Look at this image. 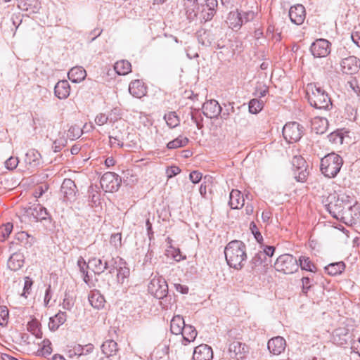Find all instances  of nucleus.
<instances>
[{"label":"nucleus","instance_id":"f257e3e1","mask_svg":"<svg viewBox=\"0 0 360 360\" xmlns=\"http://www.w3.org/2000/svg\"><path fill=\"white\" fill-rule=\"evenodd\" d=\"M327 204L326 208L333 217L339 219L351 218L354 220L360 218V213H356L354 215L352 212L356 210V205H352L348 200H344V198H340L335 194L330 195L327 198Z\"/></svg>","mask_w":360,"mask_h":360},{"label":"nucleus","instance_id":"f03ea898","mask_svg":"<svg viewBox=\"0 0 360 360\" xmlns=\"http://www.w3.org/2000/svg\"><path fill=\"white\" fill-rule=\"evenodd\" d=\"M227 264L235 269H241L247 259L246 245L241 241L233 240L229 242L224 249Z\"/></svg>","mask_w":360,"mask_h":360},{"label":"nucleus","instance_id":"7ed1b4c3","mask_svg":"<svg viewBox=\"0 0 360 360\" xmlns=\"http://www.w3.org/2000/svg\"><path fill=\"white\" fill-rule=\"evenodd\" d=\"M15 345H12L13 349L18 351H32L35 352V347L37 346V349L36 350V353L39 356H46L49 355L52 352V348L51 347V342L49 339H43L41 342H35L33 341L32 347H29L28 345L30 344V342H27V339H9Z\"/></svg>","mask_w":360,"mask_h":360},{"label":"nucleus","instance_id":"20e7f679","mask_svg":"<svg viewBox=\"0 0 360 360\" xmlns=\"http://www.w3.org/2000/svg\"><path fill=\"white\" fill-rule=\"evenodd\" d=\"M307 94L310 105L317 109L326 110L332 105L328 94L320 86L312 84L308 86Z\"/></svg>","mask_w":360,"mask_h":360},{"label":"nucleus","instance_id":"39448f33","mask_svg":"<svg viewBox=\"0 0 360 360\" xmlns=\"http://www.w3.org/2000/svg\"><path fill=\"white\" fill-rule=\"evenodd\" d=\"M342 164V158L339 155L332 153L321 158L320 169L325 176L333 178L340 172Z\"/></svg>","mask_w":360,"mask_h":360},{"label":"nucleus","instance_id":"423d86ee","mask_svg":"<svg viewBox=\"0 0 360 360\" xmlns=\"http://www.w3.org/2000/svg\"><path fill=\"white\" fill-rule=\"evenodd\" d=\"M275 269L285 274H292L298 270V262L290 254L280 255L274 265Z\"/></svg>","mask_w":360,"mask_h":360},{"label":"nucleus","instance_id":"0eeeda50","mask_svg":"<svg viewBox=\"0 0 360 360\" xmlns=\"http://www.w3.org/2000/svg\"><path fill=\"white\" fill-rule=\"evenodd\" d=\"M148 292L157 299L165 297L168 293V285L162 276H154L148 284Z\"/></svg>","mask_w":360,"mask_h":360},{"label":"nucleus","instance_id":"6e6552de","mask_svg":"<svg viewBox=\"0 0 360 360\" xmlns=\"http://www.w3.org/2000/svg\"><path fill=\"white\" fill-rule=\"evenodd\" d=\"M303 134V127L296 122H288L283 128V135L288 143L300 140Z\"/></svg>","mask_w":360,"mask_h":360},{"label":"nucleus","instance_id":"1a4fd4ad","mask_svg":"<svg viewBox=\"0 0 360 360\" xmlns=\"http://www.w3.org/2000/svg\"><path fill=\"white\" fill-rule=\"evenodd\" d=\"M100 183L103 191L113 193L119 189L122 179L117 174L108 172L102 176Z\"/></svg>","mask_w":360,"mask_h":360},{"label":"nucleus","instance_id":"9d476101","mask_svg":"<svg viewBox=\"0 0 360 360\" xmlns=\"http://www.w3.org/2000/svg\"><path fill=\"white\" fill-rule=\"evenodd\" d=\"M292 164L294 167V175L296 180L300 182H304L309 175L305 160L301 156H294Z\"/></svg>","mask_w":360,"mask_h":360},{"label":"nucleus","instance_id":"9b49d317","mask_svg":"<svg viewBox=\"0 0 360 360\" xmlns=\"http://www.w3.org/2000/svg\"><path fill=\"white\" fill-rule=\"evenodd\" d=\"M331 44L325 39H316L312 43L310 51L316 58H323L330 53Z\"/></svg>","mask_w":360,"mask_h":360},{"label":"nucleus","instance_id":"f8f14e48","mask_svg":"<svg viewBox=\"0 0 360 360\" xmlns=\"http://www.w3.org/2000/svg\"><path fill=\"white\" fill-rule=\"evenodd\" d=\"M217 7V0H205V4L201 5L200 18L205 22L211 20L216 14Z\"/></svg>","mask_w":360,"mask_h":360},{"label":"nucleus","instance_id":"ddd939ff","mask_svg":"<svg viewBox=\"0 0 360 360\" xmlns=\"http://www.w3.org/2000/svg\"><path fill=\"white\" fill-rule=\"evenodd\" d=\"M341 70L347 75L356 73L360 68V60L354 56L343 58L340 63Z\"/></svg>","mask_w":360,"mask_h":360},{"label":"nucleus","instance_id":"4468645a","mask_svg":"<svg viewBox=\"0 0 360 360\" xmlns=\"http://www.w3.org/2000/svg\"><path fill=\"white\" fill-rule=\"evenodd\" d=\"M249 352V347L234 339L229 345V352L232 359L240 360L244 357V354Z\"/></svg>","mask_w":360,"mask_h":360},{"label":"nucleus","instance_id":"2eb2a0df","mask_svg":"<svg viewBox=\"0 0 360 360\" xmlns=\"http://www.w3.org/2000/svg\"><path fill=\"white\" fill-rule=\"evenodd\" d=\"M288 15L292 22L297 25H302L306 17L305 8L302 4L292 6Z\"/></svg>","mask_w":360,"mask_h":360},{"label":"nucleus","instance_id":"dca6fc26","mask_svg":"<svg viewBox=\"0 0 360 360\" xmlns=\"http://www.w3.org/2000/svg\"><path fill=\"white\" fill-rule=\"evenodd\" d=\"M60 192L65 200H73L77 193V186L70 179H65L60 187Z\"/></svg>","mask_w":360,"mask_h":360},{"label":"nucleus","instance_id":"f3484780","mask_svg":"<svg viewBox=\"0 0 360 360\" xmlns=\"http://www.w3.org/2000/svg\"><path fill=\"white\" fill-rule=\"evenodd\" d=\"M212 358L213 352L211 347L201 344L195 347L193 354V360H212Z\"/></svg>","mask_w":360,"mask_h":360},{"label":"nucleus","instance_id":"a211bd4d","mask_svg":"<svg viewBox=\"0 0 360 360\" xmlns=\"http://www.w3.org/2000/svg\"><path fill=\"white\" fill-rule=\"evenodd\" d=\"M221 112V107L215 100H210L204 103L202 105V112L208 118H215Z\"/></svg>","mask_w":360,"mask_h":360},{"label":"nucleus","instance_id":"6ab92c4d","mask_svg":"<svg viewBox=\"0 0 360 360\" xmlns=\"http://www.w3.org/2000/svg\"><path fill=\"white\" fill-rule=\"evenodd\" d=\"M267 347L270 353L278 355L285 349V339H269Z\"/></svg>","mask_w":360,"mask_h":360},{"label":"nucleus","instance_id":"aec40b11","mask_svg":"<svg viewBox=\"0 0 360 360\" xmlns=\"http://www.w3.org/2000/svg\"><path fill=\"white\" fill-rule=\"evenodd\" d=\"M226 22L231 30L235 31L240 30L243 24L242 14L238 11L230 12Z\"/></svg>","mask_w":360,"mask_h":360},{"label":"nucleus","instance_id":"412c9836","mask_svg":"<svg viewBox=\"0 0 360 360\" xmlns=\"http://www.w3.org/2000/svg\"><path fill=\"white\" fill-rule=\"evenodd\" d=\"M129 91L135 98H140L146 94V88L142 81L136 79L130 82Z\"/></svg>","mask_w":360,"mask_h":360},{"label":"nucleus","instance_id":"4be33fe9","mask_svg":"<svg viewBox=\"0 0 360 360\" xmlns=\"http://www.w3.org/2000/svg\"><path fill=\"white\" fill-rule=\"evenodd\" d=\"M70 86L67 80L59 81L55 86L54 93L59 99H65L70 95Z\"/></svg>","mask_w":360,"mask_h":360},{"label":"nucleus","instance_id":"5701e85b","mask_svg":"<svg viewBox=\"0 0 360 360\" xmlns=\"http://www.w3.org/2000/svg\"><path fill=\"white\" fill-rule=\"evenodd\" d=\"M117 281L120 283H123L125 278L129 277L130 271L129 269L127 266L126 262L122 259L120 258L119 261L117 263Z\"/></svg>","mask_w":360,"mask_h":360},{"label":"nucleus","instance_id":"b1692460","mask_svg":"<svg viewBox=\"0 0 360 360\" xmlns=\"http://www.w3.org/2000/svg\"><path fill=\"white\" fill-rule=\"evenodd\" d=\"M244 198L238 190H233L229 196V204L232 209H240L244 205Z\"/></svg>","mask_w":360,"mask_h":360},{"label":"nucleus","instance_id":"393cba45","mask_svg":"<svg viewBox=\"0 0 360 360\" xmlns=\"http://www.w3.org/2000/svg\"><path fill=\"white\" fill-rule=\"evenodd\" d=\"M90 304L95 309H101L104 307L105 299L98 290L91 291L88 296Z\"/></svg>","mask_w":360,"mask_h":360},{"label":"nucleus","instance_id":"a878e982","mask_svg":"<svg viewBox=\"0 0 360 360\" xmlns=\"http://www.w3.org/2000/svg\"><path fill=\"white\" fill-rule=\"evenodd\" d=\"M68 75L71 82L78 83L85 79L86 72L82 67H74L70 70Z\"/></svg>","mask_w":360,"mask_h":360},{"label":"nucleus","instance_id":"bb28decb","mask_svg":"<svg viewBox=\"0 0 360 360\" xmlns=\"http://www.w3.org/2000/svg\"><path fill=\"white\" fill-rule=\"evenodd\" d=\"M328 125V122L326 118L316 117L311 121V128L316 134H323Z\"/></svg>","mask_w":360,"mask_h":360},{"label":"nucleus","instance_id":"cd10ccee","mask_svg":"<svg viewBox=\"0 0 360 360\" xmlns=\"http://www.w3.org/2000/svg\"><path fill=\"white\" fill-rule=\"evenodd\" d=\"M24 264L23 255L20 253H13L8 260V267L12 271L20 269Z\"/></svg>","mask_w":360,"mask_h":360},{"label":"nucleus","instance_id":"c85d7f7f","mask_svg":"<svg viewBox=\"0 0 360 360\" xmlns=\"http://www.w3.org/2000/svg\"><path fill=\"white\" fill-rule=\"evenodd\" d=\"M24 160L25 162L30 167H36L40 165L41 155L37 150L31 149L26 153Z\"/></svg>","mask_w":360,"mask_h":360},{"label":"nucleus","instance_id":"c756f323","mask_svg":"<svg viewBox=\"0 0 360 360\" xmlns=\"http://www.w3.org/2000/svg\"><path fill=\"white\" fill-rule=\"evenodd\" d=\"M184 320L181 316H175L171 321L170 330L175 335H181L184 332Z\"/></svg>","mask_w":360,"mask_h":360},{"label":"nucleus","instance_id":"7c9ffc66","mask_svg":"<svg viewBox=\"0 0 360 360\" xmlns=\"http://www.w3.org/2000/svg\"><path fill=\"white\" fill-rule=\"evenodd\" d=\"M67 319V314L65 312L60 311L56 314L53 317L50 318L49 323V328L51 330H57L59 326L63 324Z\"/></svg>","mask_w":360,"mask_h":360},{"label":"nucleus","instance_id":"2f4dec72","mask_svg":"<svg viewBox=\"0 0 360 360\" xmlns=\"http://www.w3.org/2000/svg\"><path fill=\"white\" fill-rule=\"evenodd\" d=\"M102 352L106 356H113L118 351L117 343L114 339H107L101 346Z\"/></svg>","mask_w":360,"mask_h":360},{"label":"nucleus","instance_id":"473e14b6","mask_svg":"<svg viewBox=\"0 0 360 360\" xmlns=\"http://www.w3.org/2000/svg\"><path fill=\"white\" fill-rule=\"evenodd\" d=\"M345 269V264L343 262H335L325 266V271L330 276H337L340 274Z\"/></svg>","mask_w":360,"mask_h":360},{"label":"nucleus","instance_id":"72a5a7b5","mask_svg":"<svg viewBox=\"0 0 360 360\" xmlns=\"http://www.w3.org/2000/svg\"><path fill=\"white\" fill-rule=\"evenodd\" d=\"M115 72L120 75H126L131 71V63L127 60H121L114 65Z\"/></svg>","mask_w":360,"mask_h":360},{"label":"nucleus","instance_id":"f704fd0d","mask_svg":"<svg viewBox=\"0 0 360 360\" xmlns=\"http://www.w3.org/2000/svg\"><path fill=\"white\" fill-rule=\"evenodd\" d=\"M298 266H300L302 270H305L310 272H316L317 268L315 264L311 261L309 257L306 256H301L297 261Z\"/></svg>","mask_w":360,"mask_h":360},{"label":"nucleus","instance_id":"c9c22d12","mask_svg":"<svg viewBox=\"0 0 360 360\" xmlns=\"http://www.w3.org/2000/svg\"><path fill=\"white\" fill-rule=\"evenodd\" d=\"M30 210L31 211V214L33 215L37 221L46 219L49 216L46 209L40 205H37Z\"/></svg>","mask_w":360,"mask_h":360},{"label":"nucleus","instance_id":"e433bc0d","mask_svg":"<svg viewBox=\"0 0 360 360\" xmlns=\"http://www.w3.org/2000/svg\"><path fill=\"white\" fill-rule=\"evenodd\" d=\"M266 259L264 258V254L260 253L259 252L256 253L250 262V266L252 271L256 268L264 265L266 266Z\"/></svg>","mask_w":360,"mask_h":360},{"label":"nucleus","instance_id":"4c0bfd02","mask_svg":"<svg viewBox=\"0 0 360 360\" xmlns=\"http://www.w3.org/2000/svg\"><path fill=\"white\" fill-rule=\"evenodd\" d=\"M27 330L35 338H41V324L37 319H33L27 323Z\"/></svg>","mask_w":360,"mask_h":360},{"label":"nucleus","instance_id":"58836bf2","mask_svg":"<svg viewBox=\"0 0 360 360\" xmlns=\"http://www.w3.org/2000/svg\"><path fill=\"white\" fill-rule=\"evenodd\" d=\"M189 140L187 137L183 136H179L175 139L169 141L167 144V147L168 149H176L181 147L186 146Z\"/></svg>","mask_w":360,"mask_h":360},{"label":"nucleus","instance_id":"ea45409f","mask_svg":"<svg viewBox=\"0 0 360 360\" xmlns=\"http://www.w3.org/2000/svg\"><path fill=\"white\" fill-rule=\"evenodd\" d=\"M16 238L20 240L26 248H30L34 244V238L30 236L25 231H21L17 233Z\"/></svg>","mask_w":360,"mask_h":360},{"label":"nucleus","instance_id":"a19ab883","mask_svg":"<svg viewBox=\"0 0 360 360\" xmlns=\"http://www.w3.org/2000/svg\"><path fill=\"white\" fill-rule=\"evenodd\" d=\"M103 262V258L101 259L97 257H93L89 260V264L96 274L100 275L103 273V268H102Z\"/></svg>","mask_w":360,"mask_h":360},{"label":"nucleus","instance_id":"79ce46f5","mask_svg":"<svg viewBox=\"0 0 360 360\" xmlns=\"http://www.w3.org/2000/svg\"><path fill=\"white\" fill-rule=\"evenodd\" d=\"M103 262L102 268H103V272L105 270H108L109 271L107 274V275L112 274L113 271L115 269V268H117V259L112 257L110 258H105V257H103Z\"/></svg>","mask_w":360,"mask_h":360},{"label":"nucleus","instance_id":"37998d69","mask_svg":"<svg viewBox=\"0 0 360 360\" xmlns=\"http://www.w3.org/2000/svg\"><path fill=\"white\" fill-rule=\"evenodd\" d=\"M165 120L167 122V124L170 128H174L179 124V119L176 115L175 112H169L166 114L164 117Z\"/></svg>","mask_w":360,"mask_h":360},{"label":"nucleus","instance_id":"c03bdc74","mask_svg":"<svg viewBox=\"0 0 360 360\" xmlns=\"http://www.w3.org/2000/svg\"><path fill=\"white\" fill-rule=\"evenodd\" d=\"M13 224L8 222L0 226V241L3 242L8 238L13 230Z\"/></svg>","mask_w":360,"mask_h":360},{"label":"nucleus","instance_id":"a18cd8bd","mask_svg":"<svg viewBox=\"0 0 360 360\" xmlns=\"http://www.w3.org/2000/svg\"><path fill=\"white\" fill-rule=\"evenodd\" d=\"M178 43L176 37L170 36V40H164L162 41V51L165 53H172L173 51V45Z\"/></svg>","mask_w":360,"mask_h":360},{"label":"nucleus","instance_id":"49530a36","mask_svg":"<svg viewBox=\"0 0 360 360\" xmlns=\"http://www.w3.org/2000/svg\"><path fill=\"white\" fill-rule=\"evenodd\" d=\"M89 201L92 206H97L100 204L101 194L93 187L91 186L88 191Z\"/></svg>","mask_w":360,"mask_h":360},{"label":"nucleus","instance_id":"de8ad7c7","mask_svg":"<svg viewBox=\"0 0 360 360\" xmlns=\"http://www.w3.org/2000/svg\"><path fill=\"white\" fill-rule=\"evenodd\" d=\"M263 108V102L257 98L250 100L249 102V111L250 113L257 114Z\"/></svg>","mask_w":360,"mask_h":360},{"label":"nucleus","instance_id":"09e8293b","mask_svg":"<svg viewBox=\"0 0 360 360\" xmlns=\"http://www.w3.org/2000/svg\"><path fill=\"white\" fill-rule=\"evenodd\" d=\"M198 41L202 45L205 46H210L212 45V39L211 38V33L207 31H204L202 34L198 36Z\"/></svg>","mask_w":360,"mask_h":360},{"label":"nucleus","instance_id":"8fccbe9b","mask_svg":"<svg viewBox=\"0 0 360 360\" xmlns=\"http://www.w3.org/2000/svg\"><path fill=\"white\" fill-rule=\"evenodd\" d=\"M82 134V129L77 125L71 126L68 131L67 136L72 139H76L80 137Z\"/></svg>","mask_w":360,"mask_h":360},{"label":"nucleus","instance_id":"3c124183","mask_svg":"<svg viewBox=\"0 0 360 360\" xmlns=\"http://www.w3.org/2000/svg\"><path fill=\"white\" fill-rule=\"evenodd\" d=\"M328 141L333 144H342L344 137L340 132L333 131L328 136Z\"/></svg>","mask_w":360,"mask_h":360},{"label":"nucleus","instance_id":"603ef678","mask_svg":"<svg viewBox=\"0 0 360 360\" xmlns=\"http://www.w3.org/2000/svg\"><path fill=\"white\" fill-rule=\"evenodd\" d=\"M302 292L304 295H307L308 291L311 289L313 285V280L307 276H304L302 278Z\"/></svg>","mask_w":360,"mask_h":360},{"label":"nucleus","instance_id":"864d4df0","mask_svg":"<svg viewBox=\"0 0 360 360\" xmlns=\"http://www.w3.org/2000/svg\"><path fill=\"white\" fill-rule=\"evenodd\" d=\"M181 335H182V338H187L186 336H190L191 338H196L198 333L193 326L185 324L184 332H182Z\"/></svg>","mask_w":360,"mask_h":360},{"label":"nucleus","instance_id":"5fc2aeb1","mask_svg":"<svg viewBox=\"0 0 360 360\" xmlns=\"http://www.w3.org/2000/svg\"><path fill=\"white\" fill-rule=\"evenodd\" d=\"M18 159L15 157H10L5 162V167L9 170H13L16 168L18 165Z\"/></svg>","mask_w":360,"mask_h":360},{"label":"nucleus","instance_id":"6e6d98bb","mask_svg":"<svg viewBox=\"0 0 360 360\" xmlns=\"http://www.w3.org/2000/svg\"><path fill=\"white\" fill-rule=\"evenodd\" d=\"M33 284V282L31 278L29 277H26L25 280L24 287H23V292L21 294V296H23L25 297H27V295L30 293L31 288Z\"/></svg>","mask_w":360,"mask_h":360},{"label":"nucleus","instance_id":"4d7b16f0","mask_svg":"<svg viewBox=\"0 0 360 360\" xmlns=\"http://www.w3.org/2000/svg\"><path fill=\"white\" fill-rule=\"evenodd\" d=\"M67 143V140L63 138H60L59 139H56L54 141L53 143L52 148H53V150L55 153L59 152L61 150L63 147L65 146Z\"/></svg>","mask_w":360,"mask_h":360},{"label":"nucleus","instance_id":"13d9d810","mask_svg":"<svg viewBox=\"0 0 360 360\" xmlns=\"http://www.w3.org/2000/svg\"><path fill=\"white\" fill-rule=\"evenodd\" d=\"M350 349L352 352L356 353L360 356V339H351Z\"/></svg>","mask_w":360,"mask_h":360},{"label":"nucleus","instance_id":"bf43d9fd","mask_svg":"<svg viewBox=\"0 0 360 360\" xmlns=\"http://www.w3.org/2000/svg\"><path fill=\"white\" fill-rule=\"evenodd\" d=\"M8 317V310L6 307L0 309V325L4 326L7 323Z\"/></svg>","mask_w":360,"mask_h":360},{"label":"nucleus","instance_id":"052dcab7","mask_svg":"<svg viewBox=\"0 0 360 360\" xmlns=\"http://www.w3.org/2000/svg\"><path fill=\"white\" fill-rule=\"evenodd\" d=\"M111 146L117 145L120 147L123 146V139L119 135L109 136Z\"/></svg>","mask_w":360,"mask_h":360},{"label":"nucleus","instance_id":"680f3d73","mask_svg":"<svg viewBox=\"0 0 360 360\" xmlns=\"http://www.w3.org/2000/svg\"><path fill=\"white\" fill-rule=\"evenodd\" d=\"M108 120V117L103 114V113H99L96 115L95 118V122L97 125L102 126L107 123Z\"/></svg>","mask_w":360,"mask_h":360},{"label":"nucleus","instance_id":"e2e57ef3","mask_svg":"<svg viewBox=\"0 0 360 360\" xmlns=\"http://www.w3.org/2000/svg\"><path fill=\"white\" fill-rule=\"evenodd\" d=\"M74 302L72 300H70L68 294L65 293V297L63 299V302L62 304L63 308L66 310H71V309L73 307Z\"/></svg>","mask_w":360,"mask_h":360},{"label":"nucleus","instance_id":"0e129e2a","mask_svg":"<svg viewBox=\"0 0 360 360\" xmlns=\"http://www.w3.org/2000/svg\"><path fill=\"white\" fill-rule=\"evenodd\" d=\"M189 178L193 184H198L202 179V174L198 171H193L190 173Z\"/></svg>","mask_w":360,"mask_h":360},{"label":"nucleus","instance_id":"69168bd1","mask_svg":"<svg viewBox=\"0 0 360 360\" xmlns=\"http://www.w3.org/2000/svg\"><path fill=\"white\" fill-rule=\"evenodd\" d=\"M180 172L181 169H179V167L172 166L167 169V174L168 178H172L176 176V174H179Z\"/></svg>","mask_w":360,"mask_h":360},{"label":"nucleus","instance_id":"338daca9","mask_svg":"<svg viewBox=\"0 0 360 360\" xmlns=\"http://www.w3.org/2000/svg\"><path fill=\"white\" fill-rule=\"evenodd\" d=\"M48 188L49 186L47 185L38 186L34 192V196L35 198H40L48 190Z\"/></svg>","mask_w":360,"mask_h":360},{"label":"nucleus","instance_id":"774afa93","mask_svg":"<svg viewBox=\"0 0 360 360\" xmlns=\"http://www.w3.org/2000/svg\"><path fill=\"white\" fill-rule=\"evenodd\" d=\"M275 251V247L271 245L265 246L263 251H259L260 253L264 254V258L267 259L266 257H272Z\"/></svg>","mask_w":360,"mask_h":360}]
</instances>
